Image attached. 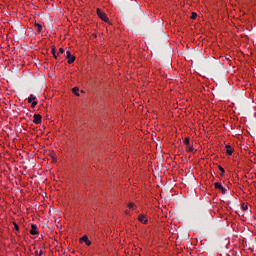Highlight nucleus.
I'll return each mask as SVG.
<instances>
[{"label": "nucleus", "instance_id": "2eb2a0df", "mask_svg": "<svg viewBox=\"0 0 256 256\" xmlns=\"http://www.w3.org/2000/svg\"><path fill=\"white\" fill-rule=\"evenodd\" d=\"M37 103H38L37 100H34L33 102H31L32 109L36 107Z\"/></svg>", "mask_w": 256, "mask_h": 256}, {"label": "nucleus", "instance_id": "f3484780", "mask_svg": "<svg viewBox=\"0 0 256 256\" xmlns=\"http://www.w3.org/2000/svg\"><path fill=\"white\" fill-rule=\"evenodd\" d=\"M191 19H197V12H192Z\"/></svg>", "mask_w": 256, "mask_h": 256}, {"label": "nucleus", "instance_id": "1a4fd4ad", "mask_svg": "<svg viewBox=\"0 0 256 256\" xmlns=\"http://www.w3.org/2000/svg\"><path fill=\"white\" fill-rule=\"evenodd\" d=\"M34 27L37 28L38 33H41L43 31V25H41L39 23H35Z\"/></svg>", "mask_w": 256, "mask_h": 256}, {"label": "nucleus", "instance_id": "b1692460", "mask_svg": "<svg viewBox=\"0 0 256 256\" xmlns=\"http://www.w3.org/2000/svg\"><path fill=\"white\" fill-rule=\"evenodd\" d=\"M53 57L57 59V53H56V54H53Z\"/></svg>", "mask_w": 256, "mask_h": 256}, {"label": "nucleus", "instance_id": "aec40b11", "mask_svg": "<svg viewBox=\"0 0 256 256\" xmlns=\"http://www.w3.org/2000/svg\"><path fill=\"white\" fill-rule=\"evenodd\" d=\"M248 209H249L248 206H243V210H244V211H247Z\"/></svg>", "mask_w": 256, "mask_h": 256}, {"label": "nucleus", "instance_id": "dca6fc26", "mask_svg": "<svg viewBox=\"0 0 256 256\" xmlns=\"http://www.w3.org/2000/svg\"><path fill=\"white\" fill-rule=\"evenodd\" d=\"M134 207H135V203L130 202V203L128 204V208H129V209H133Z\"/></svg>", "mask_w": 256, "mask_h": 256}, {"label": "nucleus", "instance_id": "20e7f679", "mask_svg": "<svg viewBox=\"0 0 256 256\" xmlns=\"http://www.w3.org/2000/svg\"><path fill=\"white\" fill-rule=\"evenodd\" d=\"M138 221H140V223H143L144 225H147V223H149V220H147V217L143 214L139 215Z\"/></svg>", "mask_w": 256, "mask_h": 256}, {"label": "nucleus", "instance_id": "7ed1b4c3", "mask_svg": "<svg viewBox=\"0 0 256 256\" xmlns=\"http://www.w3.org/2000/svg\"><path fill=\"white\" fill-rule=\"evenodd\" d=\"M66 59H68L69 65H71V63H75V56L71 55L70 51L66 52Z\"/></svg>", "mask_w": 256, "mask_h": 256}, {"label": "nucleus", "instance_id": "6ab92c4d", "mask_svg": "<svg viewBox=\"0 0 256 256\" xmlns=\"http://www.w3.org/2000/svg\"><path fill=\"white\" fill-rule=\"evenodd\" d=\"M14 227H15L16 231H19V225L15 224Z\"/></svg>", "mask_w": 256, "mask_h": 256}, {"label": "nucleus", "instance_id": "9b49d317", "mask_svg": "<svg viewBox=\"0 0 256 256\" xmlns=\"http://www.w3.org/2000/svg\"><path fill=\"white\" fill-rule=\"evenodd\" d=\"M188 153H195V148H193L191 145L187 146Z\"/></svg>", "mask_w": 256, "mask_h": 256}, {"label": "nucleus", "instance_id": "9d476101", "mask_svg": "<svg viewBox=\"0 0 256 256\" xmlns=\"http://www.w3.org/2000/svg\"><path fill=\"white\" fill-rule=\"evenodd\" d=\"M33 101H37V96L31 94V95L28 97V103H33Z\"/></svg>", "mask_w": 256, "mask_h": 256}, {"label": "nucleus", "instance_id": "f257e3e1", "mask_svg": "<svg viewBox=\"0 0 256 256\" xmlns=\"http://www.w3.org/2000/svg\"><path fill=\"white\" fill-rule=\"evenodd\" d=\"M97 15L102 21H105V23H109V17H107V14H105V12H102L99 8L97 9Z\"/></svg>", "mask_w": 256, "mask_h": 256}, {"label": "nucleus", "instance_id": "0eeeda50", "mask_svg": "<svg viewBox=\"0 0 256 256\" xmlns=\"http://www.w3.org/2000/svg\"><path fill=\"white\" fill-rule=\"evenodd\" d=\"M81 242L83 243H86V245L89 247L91 245V241L89 240V237L87 236H83L81 239H80Z\"/></svg>", "mask_w": 256, "mask_h": 256}, {"label": "nucleus", "instance_id": "ddd939ff", "mask_svg": "<svg viewBox=\"0 0 256 256\" xmlns=\"http://www.w3.org/2000/svg\"><path fill=\"white\" fill-rule=\"evenodd\" d=\"M218 168H219V171H221V177H223V175H224V173H225V169L223 168V167H221V166H218Z\"/></svg>", "mask_w": 256, "mask_h": 256}, {"label": "nucleus", "instance_id": "423d86ee", "mask_svg": "<svg viewBox=\"0 0 256 256\" xmlns=\"http://www.w3.org/2000/svg\"><path fill=\"white\" fill-rule=\"evenodd\" d=\"M30 235H39V231H37V225H31Z\"/></svg>", "mask_w": 256, "mask_h": 256}, {"label": "nucleus", "instance_id": "a211bd4d", "mask_svg": "<svg viewBox=\"0 0 256 256\" xmlns=\"http://www.w3.org/2000/svg\"><path fill=\"white\" fill-rule=\"evenodd\" d=\"M59 53H60V54H63V53H65V50H64L63 48H60V49H59Z\"/></svg>", "mask_w": 256, "mask_h": 256}, {"label": "nucleus", "instance_id": "39448f33", "mask_svg": "<svg viewBox=\"0 0 256 256\" xmlns=\"http://www.w3.org/2000/svg\"><path fill=\"white\" fill-rule=\"evenodd\" d=\"M41 119H43L41 114H34L33 123H35L36 125H39V123H41Z\"/></svg>", "mask_w": 256, "mask_h": 256}, {"label": "nucleus", "instance_id": "412c9836", "mask_svg": "<svg viewBox=\"0 0 256 256\" xmlns=\"http://www.w3.org/2000/svg\"><path fill=\"white\" fill-rule=\"evenodd\" d=\"M55 54H56L55 48H52V55H55Z\"/></svg>", "mask_w": 256, "mask_h": 256}, {"label": "nucleus", "instance_id": "5701e85b", "mask_svg": "<svg viewBox=\"0 0 256 256\" xmlns=\"http://www.w3.org/2000/svg\"><path fill=\"white\" fill-rule=\"evenodd\" d=\"M38 256H43V251H40Z\"/></svg>", "mask_w": 256, "mask_h": 256}, {"label": "nucleus", "instance_id": "f03ea898", "mask_svg": "<svg viewBox=\"0 0 256 256\" xmlns=\"http://www.w3.org/2000/svg\"><path fill=\"white\" fill-rule=\"evenodd\" d=\"M214 186H215V189L221 190V193H223V195H225V194L227 193V188L223 187V186L221 185V183L215 182V183H214Z\"/></svg>", "mask_w": 256, "mask_h": 256}, {"label": "nucleus", "instance_id": "4be33fe9", "mask_svg": "<svg viewBox=\"0 0 256 256\" xmlns=\"http://www.w3.org/2000/svg\"><path fill=\"white\" fill-rule=\"evenodd\" d=\"M130 213H131V212H130L129 210H126V211H125V214H126V215H130Z\"/></svg>", "mask_w": 256, "mask_h": 256}, {"label": "nucleus", "instance_id": "f8f14e48", "mask_svg": "<svg viewBox=\"0 0 256 256\" xmlns=\"http://www.w3.org/2000/svg\"><path fill=\"white\" fill-rule=\"evenodd\" d=\"M72 91H73V93L76 94L77 97H79V88L74 87V88L72 89Z\"/></svg>", "mask_w": 256, "mask_h": 256}, {"label": "nucleus", "instance_id": "6e6552de", "mask_svg": "<svg viewBox=\"0 0 256 256\" xmlns=\"http://www.w3.org/2000/svg\"><path fill=\"white\" fill-rule=\"evenodd\" d=\"M226 153L227 155H233V148L229 144L226 145Z\"/></svg>", "mask_w": 256, "mask_h": 256}, {"label": "nucleus", "instance_id": "4468645a", "mask_svg": "<svg viewBox=\"0 0 256 256\" xmlns=\"http://www.w3.org/2000/svg\"><path fill=\"white\" fill-rule=\"evenodd\" d=\"M184 144H185L186 147H188V146L190 145V140H189V138H185Z\"/></svg>", "mask_w": 256, "mask_h": 256}]
</instances>
